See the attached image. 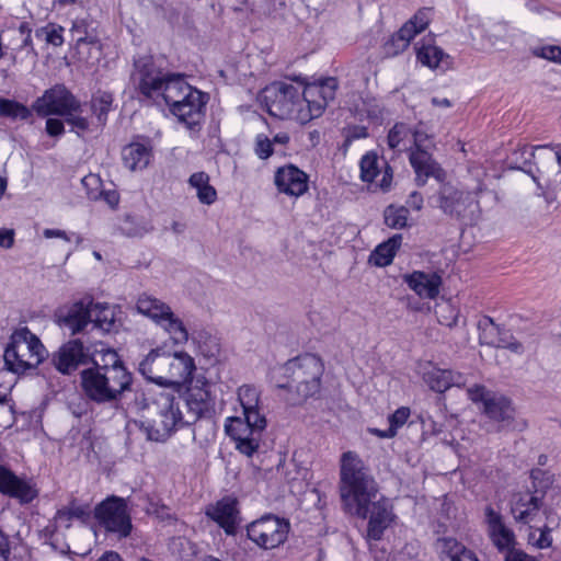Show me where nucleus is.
<instances>
[{
	"label": "nucleus",
	"mask_w": 561,
	"mask_h": 561,
	"mask_svg": "<svg viewBox=\"0 0 561 561\" xmlns=\"http://www.w3.org/2000/svg\"><path fill=\"white\" fill-rule=\"evenodd\" d=\"M528 545L537 548V549H547L550 548L553 539L551 536V528L548 526H543L540 528L530 527L528 537Z\"/></svg>",
	"instance_id": "46"
},
{
	"label": "nucleus",
	"mask_w": 561,
	"mask_h": 561,
	"mask_svg": "<svg viewBox=\"0 0 561 561\" xmlns=\"http://www.w3.org/2000/svg\"><path fill=\"white\" fill-rule=\"evenodd\" d=\"M168 353L156 348L150 351L139 363V373L149 381L160 387L168 388V382L163 380L168 374Z\"/></svg>",
	"instance_id": "26"
},
{
	"label": "nucleus",
	"mask_w": 561,
	"mask_h": 561,
	"mask_svg": "<svg viewBox=\"0 0 561 561\" xmlns=\"http://www.w3.org/2000/svg\"><path fill=\"white\" fill-rule=\"evenodd\" d=\"M64 27L56 24H48L36 31V36L45 35V41L55 46L59 47L64 44Z\"/></svg>",
	"instance_id": "50"
},
{
	"label": "nucleus",
	"mask_w": 561,
	"mask_h": 561,
	"mask_svg": "<svg viewBox=\"0 0 561 561\" xmlns=\"http://www.w3.org/2000/svg\"><path fill=\"white\" fill-rule=\"evenodd\" d=\"M92 300L83 298L71 305L59 308L56 313V321L60 328L67 329L71 334H77L85 330L91 324Z\"/></svg>",
	"instance_id": "19"
},
{
	"label": "nucleus",
	"mask_w": 561,
	"mask_h": 561,
	"mask_svg": "<svg viewBox=\"0 0 561 561\" xmlns=\"http://www.w3.org/2000/svg\"><path fill=\"white\" fill-rule=\"evenodd\" d=\"M46 355L47 351L41 340L28 328L22 327L11 334L3 359L10 371L22 374L37 367Z\"/></svg>",
	"instance_id": "7"
},
{
	"label": "nucleus",
	"mask_w": 561,
	"mask_h": 561,
	"mask_svg": "<svg viewBox=\"0 0 561 561\" xmlns=\"http://www.w3.org/2000/svg\"><path fill=\"white\" fill-rule=\"evenodd\" d=\"M409 209L404 206L390 205L385 209V224L392 229H402L408 225Z\"/></svg>",
	"instance_id": "41"
},
{
	"label": "nucleus",
	"mask_w": 561,
	"mask_h": 561,
	"mask_svg": "<svg viewBox=\"0 0 561 561\" xmlns=\"http://www.w3.org/2000/svg\"><path fill=\"white\" fill-rule=\"evenodd\" d=\"M493 545L496 547L503 558L510 552L517 551L518 542L514 531L508 528L501 519L500 515L493 512Z\"/></svg>",
	"instance_id": "33"
},
{
	"label": "nucleus",
	"mask_w": 561,
	"mask_h": 561,
	"mask_svg": "<svg viewBox=\"0 0 561 561\" xmlns=\"http://www.w3.org/2000/svg\"><path fill=\"white\" fill-rule=\"evenodd\" d=\"M360 179L364 182L375 183L376 187L387 191L392 181V170L385 159L375 152H367L359 162Z\"/></svg>",
	"instance_id": "21"
},
{
	"label": "nucleus",
	"mask_w": 561,
	"mask_h": 561,
	"mask_svg": "<svg viewBox=\"0 0 561 561\" xmlns=\"http://www.w3.org/2000/svg\"><path fill=\"white\" fill-rule=\"evenodd\" d=\"M287 518L274 514H265L247 525V537L257 548L273 550L283 546L290 533Z\"/></svg>",
	"instance_id": "10"
},
{
	"label": "nucleus",
	"mask_w": 561,
	"mask_h": 561,
	"mask_svg": "<svg viewBox=\"0 0 561 561\" xmlns=\"http://www.w3.org/2000/svg\"><path fill=\"white\" fill-rule=\"evenodd\" d=\"M93 354L92 365L80 371L83 394L98 404L121 400L131 389L133 374L114 348L101 345Z\"/></svg>",
	"instance_id": "3"
},
{
	"label": "nucleus",
	"mask_w": 561,
	"mask_h": 561,
	"mask_svg": "<svg viewBox=\"0 0 561 561\" xmlns=\"http://www.w3.org/2000/svg\"><path fill=\"white\" fill-rule=\"evenodd\" d=\"M426 134L420 129L412 130L407 124H396L388 134V145L398 151L409 150L412 146H423Z\"/></svg>",
	"instance_id": "27"
},
{
	"label": "nucleus",
	"mask_w": 561,
	"mask_h": 561,
	"mask_svg": "<svg viewBox=\"0 0 561 561\" xmlns=\"http://www.w3.org/2000/svg\"><path fill=\"white\" fill-rule=\"evenodd\" d=\"M102 197L111 208L117 207L119 203V195L114 190L103 192Z\"/></svg>",
	"instance_id": "63"
},
{
	"label": "nucleus",
	"mask_w": 561,
	"mask_h": 561,
	"mask_svg": "<svg viewBox=\"0 0 561 561\" xmlns=\"http://www.w3.org/2000/svg\"><path fill=\"white\" fill-rule=\"evenodd\" d=\"M415 50L417 61L431 69L439 68L444 59L447 58L444 50L433 44V38L431 37L422 43H417Z\"/></svg>",
	"instance_id": "37"
},
{
	"label": "nucleus",
	"mask_w": 561,
	"mask_h": 561,
	"mask_svg": "<svg viewBox=\"0 0 561 561\" xmlns=\"http://www.w3.org/2000/svg\"><path fill=\"white\" fill-rule=\"evenodd\" d=\"M46 131L51 137L61 136L65 131L64 123L58 118H48L46 121Z\"/></svg>",
	"instance_id": "56"
},
{
	"label": "nucleus",
	"mask_w": 561,
	"mask_h": 561,
	"mask_svg": "<svg viewBox=\"0 0 561 561\" xmlns=\"http://www.w3.org/2000/svg\"><path fill=\"white\" fill-rule=\"evenodd\" d=\"M94 518L107 534L118 539L127 538L133 530L130 511L127 499L110 495L94 508Z\"/></svg>",
	"instance_id": "9"
},
{
	"label": "nucleus",
	"mask_w": 561,
	"mask_h": 561,
	"mask_svg": "<svg viewBox=\"0 0 561 561\" xmlns=\"http://www.w3.org/2000/svg\"><path fill=\"white\" fill-rule=\"evenodd\" d=\"M535 54L538 57L561 64V47L560 46H554V45L542 46V47L536 49Z\"/></svg>",
	"instance_id": "55"
},
{
	"label": "nucleus",
	"mask_w": 561,
	"mask_h": 561,
	"mask_svg": "<svg viewBox=\"0 0 561 561\" xmlns=\"http://www.w3.org/2000/svg\"><path fill=\"white\" fill-rule=\"evenodd\" d=\"M181 403L180 396L171 391L161 390L154 396L151 408L156 416L152 426L148 430L150 440L164 442L173 432L190 425Z\"/></svg>",
	"instance_id": "8"
},
{
	"label": "nucleus",
	"mask_w": 561,
	"mask_h": 561,
	"mask_svg": "<svg viewBox=\"0 0 561 561\" xmlns=\"http://www.w3.org/2000/svg\"><path fill=\"white\" fill-rule=\"evenodd\" d=\"M368 136L367 128L364 126H353L346 131L345 141L351 144L357 139H363Z\"/></svg>",
	"instance_id": "57"
},
{
	"label": "nucleus",
	"mask_w": 561,
	"mask_h": 561,
	"mask_svg": "<svg viewBox=\"0 0 561 561\" xmlns=\"http://www.w3.org/2000/svg\"><path fill=\"white\" fill-rule=\"evenodd\" d=\"M93 328L102 332H111L115 325L114 309L107 304H94L91 306Z\"/></svg>",
	"instance_id": "39"
},
{
	"label": "nucleus",
	"mask_w": 561,
	"mask_h": 561,
	"mask_svg": "<svg viewBox=\"0 0 561 561\" xmlns=\"http://www.w3.org/2000/svg\"><path fill=\"white\" fill-rule=\"evenodd\" d=\"M497 331V340L496 343L493 342V346L497 348H507L515 354H523L524 346L520 342L514 339V336L506 330L496 328Z\"/></svg>",
	"instance_id": "49"
},
{
	"label": "nucleus",
	"mask_w": 561,
	"mask_h": 561,
	"mask_svg": "<svg viewBox=\"0 0 561 561\" xmlns=\"http://www.w3.org/2000/svg\"><path fill=\"white\" fill-rule=\"evenodd\" d=\"M151 158L152 147L149 141H134L122 150L124 167L134 172L146 169Z\"/></svg>",
	"instance_id": "30"
},
{
	"label": "nucleus",
	"mask_w": 561,
	"mask_h": 561,
	"mask_svg": "<svg viewBox=\"0 0 561 561\" xmlns=\"http://www.w3.org/2000/svg\"><path fill=\"white\" fill-rule=\"evenodd\" d=\"M20 50H25L26 56H32L33 58L36 57V51L33 47L32 34L24 36Z\"/></svg>",
	"instance_id": "64"
},
{
	"label": "nucleus",
	"mask_w": 561,
	"mask_h": 561,
	"mask_svg": "<svg viewBox=\"0 0 561 561\" xmlns=\"http://www.w3.org/2000/svg\"><path fill=\"white\" fill-rule=\"evenodd\" d=\"M254 153L262 160L268 159L274 153L272 140L264 134H257L254 139Z\"/></svg>",
	"instance_id": "52"
},
{
	"label": "nucleus",
	"mask_w": 561,
	"mask_h": 561,
	"mask_svg": "<svg viewBox=\"0 0 561 561\" xmlns=\"http://www.w3.org/2000/svg\"><path fill=\"white\" fill-rule=\"evenodd\" d=\"M360 119L378 122L382 117V107L376 98L366 96L362 100V105L357 110Z\"/></svg>",
	"instance_id": "47"
},
{
	"label": "nucleus",
	"mask_w": 561,
	"mask_h": 561,
	"mask_svg": "<svg viewBox=\"0 0 561 561\" xmlns=\"http://www.w3.org/2000/svg\"><path fill=\"white\" fill-rule=\"evenodd\" d=\"M266 419L249 420L241 416L227 417L225 431L236 443V448L243 455L251 457L260 447Z\"/></svg>",
	"instance_id": "11"
},
{
	"label": "nucleus",
	"mask_w": 561,
	"mask_h": 561,
	"mask_svg": "<svg viewBox=\"0 0 561 561\" xmlns=\"http://www.w3.org/2000/svg\"><path fill=\"white\" fill-rule=\"evenodd\" d=\"M324 366L314 354H304L273 367L270 379L279 389H286V401L291 405L305 402L320 391Z\"/></svg>",
	"instance_id": "4"
},
{
	"label": "nucleus",
	"mask_w": 561,
	"mask_h": 561,
	"mask_svg": "<svg viewBox=\"0 0 561 561\" xmlns=\"http://www.w3.org/2000/svg\"><path fill=\"white\" fill-rule=\"evenodd\" d=\"M187 184L190 188L195 191L201 204L209 206L217 201V191L210 184V178L206 172H194L190 175Z\"/></svg>",
	"instance_id": "35"
},
{
	"label": "nucleus",
	"mask_w": 561,
	"mask_h": 561,
	"mask_svg": "<svg viewBox=\"0 0 561 561\" xmlns=\"http://www.w3.org/2000/svg\"><path fill=\"white\" fill-rule=\"evenodd\" d=\"M423 381L435 392L444 393L451 387L466 385V376L451 369H442L427 363L421 368Z\"/></svg>",
	"instance_id": "24"
},
{
	"label": "nucleus",
	"mask_w": 561,
	"mask_h": 561,
	"mask_svg": "<svg viewBox=\"0 0 561 561\" xmlns=\"http://www.w3.org/2000/svg\"><path fill=\"white\" fill-rule=\"evenodd\" d=\"M527 423L522 419L513 401L504 396H493V432L524 431Z\"/></svg>",
	"instance_id": "20"
},
{
	"label": "nucleus",
	"mask_w": 561,
	"mask_h": 561,
	"mask_svg": "<svg viewBox=\"0 0 561 561\" xmlns=\"http://www.w3.org/2000/svg\"><path fill=\"white\" fill-rule=\"evenodd\" d=\"M206 515L217 523L227 535H234L240 523L238 501L234 497L226 496L210 504L206 508Z\"/></svg>",
	"instance_id": "23"
},
{
	"label": "nucleus",
	"mask_w": 561,
	"mask_h": 561,
	"mask_svg": "<svg viewBox=\"0 0 561 561\" xmlns=\"http://www.w3.org/2000/svg\"><path fill=\"white\" fill-rule=\"evenodd\" d=\"M185 405V416L188 423L209 415L215 408V396L211 393V382L205 377H197L179 394Z\"/></svg>",
	"instance_id": "12"
},
{
	"label": "nucleus",
	"mask_w": 561,
	"mask_h": 561,
	"mask_svg": "<svg viewBox=\"0 0 561 561\" xmlns=\"http://www.w3.org/2000/svg\"><path fill=\"white\" fill-rule=\"evenodd\" d=\"M403 282L422 299H435L442 286V277L435 272L414 271L403 275Z\"/></svg>",
	"instance_id": "25"
},
{
	"label": "nucleus",
	"mask_w": 561,
	"mask_h": 561,
	"mask_svg": "<svg viewBox=\"0 0 561 561\" xmlns=\"http://www.w3.org/2000/svg\"><path fill=\"white\" fill-rule=\"evenodd\" d=\"M432 146V140L426 135L423 146H412L409 149V160L415 172V180L419 186L425 185L430 178L442 180L444 176V171L430 153Z\"/></svg>",
	"instance_id": "17"
},
{
	"label": "nucleus",
	"mask_w": 561,
	"mask_h": 561,
	"mask_svg": "<svg viewBox=\"0 0 561 561\" xmlns=\"http://www.w3.org/2000/svg\"><path fill=\"white\" fill-rule=\"evenodd\" d=\"M282 471L284 473L285 480L290 485H294L298 480L302 479L305 476L304 470L300 469L294 460L289 462H284L282 465Z\"/></svg>",
	"instance_id": "54"
},
{
	"label": "nucleus",
	"mask_w": 561,
	"mask_h": 561,
	"mask_svg": "<svg viewBox=\"0 0 561 561\" xmlns=\"http://www.w3.org/2000/svg\"><path fill=\"white\" fill-rule=\"evenodd\" d=\"M91 514V507L88 503H82L76 499L71 500L67 506L59 508L55 514V520L60 526L70 527L72 520L85 522Z\"/></svg>",
	"instance_id": "36"
},
{
	"label": "nucleus",
	"mask_w": 561,
	"mask_h": 561,
	"mask_svg": "<svg viewBox=\"0 0 561 561\" xmlns=\"http://www.w3.org/2000/svg\"><path fill=\"white\" fill-rule=\"evenodd\" d=\"M69 112V114L65 115L66 122L71 126V131H75L78 136H81L89 129V119L88 116L84 115L88 113V111L78 101L77 108Z\"/></svg>",
	"instance_id": "43"
},
{
	"label": "nucleus",
	"mask_w": 561,
	"mask_h": 561,
	"mask_svg": "<svg viewBox=\"0 0 561 561\" xmlns=\"http://www.w3.org/2000/svg\"><path fill=\"white\" fill-rule=\"evenodd\" d=\"M402 242L401 234H394L386 242L379 244L370 256V261L380 267L388 266L392 263L393 257L399 250Z\"/></svg>",
	"instance_id": "38"
},
{
	"label": "nucleus",
	"mask_w": 561,
	"mask_h": 561,
	"mask_svg": "<svg viewBox=\"0 0 561 561\" xmlns=\"http://www.w3.org/2000/svg\"><path fill=\"white\" fill-rule=\"evenodd\" d=\"M133 82L145 99L163 102L193 135L199 131L208 95L191 85L183 75L163 71L151 57H142L135 61Z\"/></svg>",
	"instance_id": "1"
},
{
	"label": "nucleus",
	"mask_w": 561,
	"mask_h": 561,
	"mask_svg": "<svg viewBox=\"0 0 561 561\" xmlns=\"http://www.w3.org/2000/svg\"><path fill=\"white\" fill-rule=\"evenodd\" d=\"M43 236L46 239H61L66 243H76V247L82 242V237L77 232H68L61 229L46 228L43 230Z\"/></svg>",
	"instance_id": "53"
},
{
	"label": "nucleus",
	"mask_w": 561,
	"mask_h": 561,
	"mask_svg": "<svg viewBox=\"0 0 561 561\" xmlns=\"http://www.w3.org/2000/svg\"><path fill=\"white\" fill-rule=\"evenodd\" d=\"M78 100L72 93L62 84L46 90L44 94L38 98L34 104L33 110L38 116L45 117L49 115L65 116L71 110H76Z\"/></svg>",
	"instance_id": "14"
},
{
	"label": "nucleus",
	"mask_w": 561,
	"mask_h": 561,
	"mask_svg": "<svg viewBox=\"0 0 561 561\" xmlns=\"http://www.w3.org/2000/svg\"><path fill=\"white\" fill-rule=\"evenodd\" d=\"M423 196L419 192H412L407 199V208L419 211L423 207Z\"/></svg>",
	"instance_id": "61"
},
{
	"label": "nucleus",
	"mask_w": 561,
	"mask_h": 561,
	"mask_svg": "<svg viewBox=\"0 0 561 561\" xmlns=\"http://www.w3.org/2000/svg\"><path fill=\"white\" fill-rule=\"evenodd\" d=\"M504 561H539L536 557L526 553L523 549L510 552Z\"/></svg>",
	"instance_id": "59"
},
{
	"label": "nucleus",
	"mask_w": 561,
	"mask_h": 561,
	"mask_svg": "<svg viewBox=\"0 0 561 561\" xmlns=\"http://www.w3.org/2000/svg\"><path fill=\"white\" fill-rule=\"evenodd\" d=\"M437 549L442 561H479L474 552L453 537L439 538Z\"/></svg>",
	"instance_id": "32"
},
{
	"label": "nucleus",
	"mask_w": 561,
	"mask_h": 561,
	"mask_svg": "<svg viewBox=\"0 0 561 561\" xmlns=\"http://www.w3.org/2000/svg\"><path fill=\"white\" fill-rule=\"evenodd\" d=\"M534 157L531 148L527 145H516L512 153L506 158V164L510 169L522 170Z\"/></svg>",
	"instance_id": "45"
},
{
	"label": "nucleus",
	"mask_w": 561,
	"mask_h": 561,
	"mask_svg": "<svg viewBox=\"0 0 561 561\" xmlns=\"http://www.w3.org/2000/svg\"><path fill=\"white\" fill-rule=\"evenodd\" d=\"M274 184L279 194L297 199L308 192L309 175L289 163L276 169Z\"/></svg>",
	"instance_id": "18"
},
{
	"label": "nucleus",
	"mask_w": 561,
	"mask_h": 561,
	"mask_svg": "<svg viewBox=\"0 0 561 561\" xmlns=\"http://www.w3.org/2000/svg\"><path fill=\"white\" fill-rule=\"evenodd\" d=\"M471 203V195L450 184H444L439 192V208L447 215L460 216Z\"/></svg>",
	"instance_id": "28"
},
{
	"label": "nucleus",
	"mask_w": 561,
	"mask_h": 561,
	"mask_svg": "<svg viewBox=\"0 0 561 561\" xmlns=\"http://www.w3.org/2000/svg\"><path fill=\"white\" fill-rule=\"evenodd\" d=\"M0 493L26 505L38 496L39 491L33 479L20 477L5 466H0Z\"/></svg>",
	"instance_id": "16"
},
{
	"label": "nucleus",
	"mask_w": 561,
	"mask_h": 561,
	"mask_svg": "<svg viewBox=\"0 0 561 561\" xmlns=\"http://www.w3.org/2000/svg\"><path fill=\"white\" fill-rule=\"evenodd\" d=\"M339 490L345 510L352 515H364L365 503L378 495L375 479L355 451L341 455Z\"/></svg>",
	"instance_id": "5"
},
{
	"label": "nucleus",
	"mask_w": 561,
	"mask_h": 561,
	"mask_svg": "<svg viewBox=\"0 0 561 561\" xmlns=\"http://www.w3.org/2000/svg\"><path fill=\"white\" fill-rule=\"evenodd\" d=\"M73 39L80 44L85 41L87 30L85 22L83 20H77L73 22L72 27L70 30Z\"/></svg>",
	"instance_id": "58"
},
{
	"label": "nucleus",
	"mask_w": 561,
	"mask_h": 561,
	"mask_svg": "<svg viewBox=\"0 0 561 561\" xmlns=\"http://www.w3.org/2000/svg\"><path fill=\"white\" fill-rule=\"evenodd\" d=\"M0 115L12 119H27L31 112L25 105L16 101L0 99Z\"/></svg>",
	"instance_id": "44"
},
{
	"label": "nucleus",
	"mask_w": 561,
	"mask_h": 561,
	"mask_svg": "<svg viewBox=\"0 0 561 561\" xmlns=\"http://www.w3.org/2000/svg\"><path fill=\"white\" fill-rule=\"evenodd\" d=\"M410 415V408L400 407L392 414L389 415V427L387 430L374 428L371 430V433L380 438H392L397 435L398 431L408 422Z\"/></svg>",
	"instance_id": "40"
},
{
	"label": "nucleus",
	"mask_w": 561,
	"mask_h": 561,
	"mask_svg": "<svg viewBox=\"0 0 561 561\" xmlns=\"http://www.w3.org/2000/svg\"><path fill=\"white\" fill-rule=\"evenodd\" d=\"M541 505L542 502L538 496L528 493L519 494L513 501L511 512L516 522L528 524L535 518Z\"/></svg>",
	"instance_id": "34"
},
{
	"label": "nucleus",
	"mask_w": 561,
	"mask_h": 561,
	"mask_svg": "<svg viewBox=\"0 0 561 561\" xmlns=\"http://www.w3.org/2000/svg\"><path fill=\"white\" fill-rule=\"evenodd\" d=\"M113 103V95L108 92H99L91 100L90 110L98 117L100 124H104L106 115Z\"/></svg>",
	"instance_id": "42"
},
{
	"label": "nucleus",
	"mask_w": 561,
	"mask_h": 561,
	"mask_svg": "<svg viewBox=\"0 0 561 561\" xmlns=\"http://www.w3.org/2000/svg\"><path fill=\"white\" fill-rule=\"evenodd\" d=\"M168 374L163 378L168 388H179L187 381L192 382L193 374L196 370L194 358L184 351L168 353Z\"/></svg>",
	"instance_id": "22"
},
{
	"label": "nucleus",
	"mask_w": 561,
	"mask_h": 561,
	"mask_svg": "<svg viewBox=\"0 0 561 561\" xmlns=\"http://www.w3.org/2000/svg\"><path fill=\"white\" fill-rule=\"evenodd\" d=\"M136 309L140 314L147 317L157 327L162 329L173 344L184 345L191 339L192 342L198 346L203 355H213L210 351H205L201 345L202 339L204 335H207V333L193 332L190 334L183 320L161 299L149 294H141L137 299Z\"/></svg>",
	"instance_id": "6"
},
{
	"label": "nucleus",
	"mask_w": 561,
	"mask_h": 561,
	"mask_svg": "<svg viewBox=\"0 0 561 561\" xmlns=\"http://www.w3.org/2000/svg\"><path fill=\"white\" fill-rule=\"evenodd\" d=\"M435 313L443 325L453 327L457 323L458 310L450 301L436 304Z\"/></svg>",
	"instance_id": "48"
},
{
	"label": "nucleus",
	"mask_w": 561,
	"mask_h": 561,
	"mask_svg": "<svg viewBox=\"0 0 561 561\" xmlns=\"http://www.w3.org/2000/svg\"><path fill=\"white\" fill-rule=\"evenodd\" d=\"M237 396L243 411V417L255 421L265 419L261 405V391L255 386H240L238 388Z\"/></svg>",
	"instance_id": "31"
},
{
	"label": "nucleus",
	"mask_w": 561,
	"mask_h": 561,
	"mask_svg": "<svg viewBox=\"0 0 561 561\" xmlns=\"http://www.w3.org/2000/svg\"><path fill=\"white\" fill-rule=\"evenodd\" d=\"M364 515H356L359 518H368L367 537L371 540H380L385 530L394 520L393 508L390 501L383 496L369 500L365 503Z\"/></svg>",
	"instance_id": "15"
},
{
	"label": "nucleus",
	"mask_w": 561,
	"mask_h": 561,
	"mask_svg": "<svg viewBox=\"0 0 561 561\" xmlns=\"http://www.w3.org/2000/svg\"><path fill=\"white\" fill-rule=\"evenodd\" d=\"M433 11L431 8L420 9L396 34L393 39L398 43V48L404 49L409 43L421 32H423L432 20Z\"/></svg>",
	"instance_id": "29"
},
{
	"label": "nucleus",
	"mask_w": 561,
	"mask_h": 561,
	"mask_svg": "<svg viewBox=\"0 0 561 561\" xmlns=\"http://www.w3.org/2000/svg\"><path fill=\"white\" fill-rule=\"evenodd\" d=\"M14 244V232L10 229H0V248L10 249Z\"/></svg>",
	"instance_id": "60"
},
{
	"label": "nucleus",
	"mask_w": 561,
	"mask_h": 561,
	"mask_svg": "<svg viewBox=\"0 0 561 561\" xmlns=\"http://www.w3.org/2000/svg\"><path fill=\"white\" fill-rule=\"evenodd\" d=\"M468 398L478 404L485 413L491 409V398L484 387L474 385L467 390Z\"/></svg>",
	"instance_id": "51"
},
{
	"label": "nucleus",
	"mask_w": 561,
	"mask_h": 561,
	"mask_svg": "<svg viewBox=\"0 0 561 561\" xmlns=\"http://www.w3.org/2000/svg\"><path fill=\"white\" fill-rule=\"evenodd\" d=\"M105 345L102 342L91 343L84 346L80 339H75L64 344L54 356V364L58 371L71 374L80 365H92L94 350Z\"/></svg>",
	"instance_id": "13"
},
{
	"label": "nucleus",
	"mask_w": 561,
	"mask_h": 561,
	"mask_svg": "<svg viewBox=\"0 0 561 561\" xmlns=\"http://www.w3.org/2000/svg\"><path fill=\"white\" fill-rule=\"evenodd\" d=\"M10 543L8 537L0 529V561H9Z\"/></svg>",
	"instance_id": "62"
},
{
	"label": "nucleus",
	"mask_w": 561,
	"mask_h": 561,
	"mask_svg": "<svg viewBox=\"0 0 561 561\" xmlns=\"http://www.w3.org/2000/svg\"><path fill=\"white\" fill-rule=\"evenodd\" d=\"M336 89L337 81L331 77L302 87L275 82L264 90L263 99L271 115L306 124L324 113Z\"/></svg>",
	"instance_id": "2"
}]
</instances>
